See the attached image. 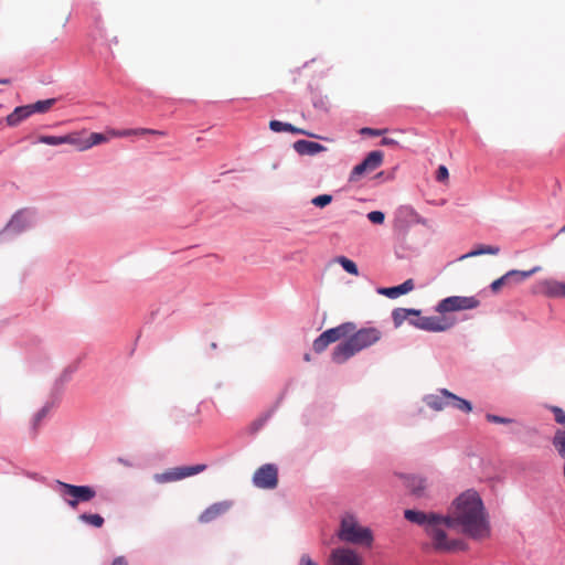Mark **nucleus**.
<instances>
[{"label":"nucleus","mask_w":565,"mask_h":565,"mask_svg":"<svg viewBox=\"0 0 565 565\" xmlns=\"http://www.w3.org/2000/svg\"><path fill=\"white\" fill-rule=\"evenodd\" d=\"M338 263L342 266V268L347 273H349L351 275H354V276L359 275L358 266H356V264L353 260H351V259H349V258H347L344 256H340L338 258Z\"/></svg>","instance_id":"nucleus-32"},{"label":"nucleus","mask_w":565,"mask_h":565,"mask_svg":"<svg viewBox=\"0 0 565 565\" xmlns=\"http://www.w3.org/2000/svg\"><path fill=\"white\" fill-rule=\"evenodd\" d=\"M329 565H362V557L352 548L338 547L331 552Z\"/></svg>","instance_id":"nucleus-11"},{"label":"nucleus","mask_w":565,"mask_h":565,"mask_svg":"<svg viewBox=\"0 0 565 565\" xmlns=\"http://www.w3.org/2000/svg\"><path fill=\"white\" fill-rule=\"evenodd\" d=\"M29 116H31L29 106H20L17 107L10 115H8L7 122L9 126H17Z\"/></svg>","instance_id":"nucleus-23"},{"label":"nucleus","mask_w":565,"mask_h":565,"mask_svg":"<svg viewBox=\"0 0 565 565\" xmlns=\"http://www.w3.org/2000/svg\"><path fill=\"white\" fill-rule=\"evenodd\" d=\"M557 454L561 458L565 459V430L557 429L552 440Z\"/></svg>","instance_id":"nucleus-28"},{"label":"nucleus","mask_w":565,"mask_h":565,"mask_svg":"<svg viewBox=\"0 0 565 565\" xmlns=\"http://www.w3.org/2000/svg\"><path fill=\"white\" fill-rule=\"evenodd\" d=\"M426 486V480L419 477H411L407 480V487L418 497L423 494Z\"/></svg>","instance_id":"nucleus-29"},{"label":"nucleus","mask_w":565,"mask_h":565,"mask_svg":"<svg viewBox=\"0 0 565 565\" xmlns=\"http://www.w3.org/2000/svg\"><path fill=\"white\" fill-rule=\"evenodd\" d=\"M328 345H329V342H327V339L324 338V335L322 333L313 341V344H312L313 350L317 353L323 352Z\"/></svg>","instance_id":"nucleus-34"},{"label":"nucleus","mask_w":565,"mask_h":565,"mask_svg":"<svg viewBox=\"0 0 565 565\" xmlns=\"http://www.w3.org/2000/svg\"><path fill=\"white\" fill-rule=\"evenodd\" d=\"M206 465L200 463L194 466H183L169 469L161 473H156L153 479L157 483H168L182 480L184 478L203 472Z\"/></svg>","instance_id":"nucleus-7"},{"label":"nucleus","mask_w":565,"mask_h":565,"mask_svg":"<svg viewBox=\"0 0 565 565\" xmlns=\"http://www.w3.org/2000/svg\"><path fill=\"white\" fill-rule=\"evenodd\" d=\"M338 536L343 542L366 547H370L373 542L371 530L360 525L356 519L351 514L342 518Z\"/></svg>","instance_id":"nucleus-4"},{"label":"nucleus","mask_w":565,"mask_h":565,"mask_svg":"<svg viewBox=\"0 0 565 565\" xmlns=\"http://www.w3.org/2000/svg\"><path fill=\"white\" fill-rule=\"evenodd\" d=\"M499 252H500V248L498 246L481 245L480 247L462 255L460 258L463 259V258L480 256V255H484V254L497 255Z\"/></svg>","instance_id":"nucleus-27"},{"label":"nucleus","mask_w":565,"mask_h":565,"mask_svg":"<svg viewBox=\"0 0 565 565\" xmlns=\"http://www.w3.org/2000/svg\"><path fill=\"white\" fill-rule=\"evenodd\" d=\"M386 131V129H373V128H362L361 134L362 135H369V136H381Z\"/></svg>","instance_id":"nucleus-39"},{"label":"nucleus","mask_w":565,"mask_h":565,"mask_svg":"<svg viewBox=\"0 0 565 565\" xmlns=\"http://www.w3.org/2000/svg\"><path fill=\"white\" fill-rule=\"evenodd\" d=\"M79 520L83 522L94 526V527H102L104 524V518L99 514H88L84 513L79 515Z\"/></svg>","instance_id":"nucleus-31"},{"label":"nucleus","mask_w":565,"mask_h":565,"mask_svg":"<svg viewBox=\"0 0 565 565\" xmlns=\"http://www.w3.org/2000/svg\"><path fill=\"white\" fill-rule=\"evenodd\" d=\"M367 218L373 224H383L385 215L381 211H372L367 214Z\"/></svg>","instance_id":"nucleus-35"},{"label":"nucleus","mask_w":565,"mask_h":565,"mask_svg":"<svg viewBox=\"0 0 565 565\" xmlns=\"http://www.w3.org/2000/svg\"><path fill=\"white\" fill-rule=\"evenodd\" d=\"M480 301L473 296H451L438 302L436 311L440 315L455 311L472 310L478 308Z\"/></svg>","instance_id":"nucleus-5"},{"label":"nucleus","mask_w":565,"mask_h":565,"mask_svg":"<svg viewBox=\"0 0 565 565\" xmlns=\"http://www.w3.org/2000/svg\"><path fill=\"white\" fill-rule=\"evenodd\" d=\"M559 233H565V225L559 230Z\"/></svg>","instance_id":"nucleus-47"},{"label":"nucleus","mask_w":565,"mask_h":565,"mask_svg":"<svg viewBox=\"0 0 565 565\" xmlns=\"http://www.w3.org/2000/svg\"><path fill=\"white\" fill-rule=\"evenodd\" d=\"M194 422H195V425H196V426H199V425H200V419H199V418H198V419H195Z\"/></svg>","instance_id":"nucleus-48"},{"label":"nucleus","mask_w":565,"mask_h":565,"mask_svg":"<svg viewBox=\"0 0 565 565\" xmlns=\"http://www.w3.org/2000/svg\"><path fill=\"white\" fill-rule=\"evenodd\" d=\"M332 202V195L321 194L311 200V203L318 207H324Z\"/></svg>","instance_id":"nucleus-33"},{"label":"nucleus","mask_w":565,"mask_h":565,"mask_svg":"<svg viewBox=\"0 0 565 565\" xmlns=\"http://www.w3.org/2000/svg\"><path fill=\"white\" fill-rule=\"evenodd\" d=\"M414 289V281L413 279H407L403 284L395 286V287H388V288H380L377 292L380 295H384L390 298H396L401 295L407 294Z\"/></svg>","instance_id":"nucleus-18"},{"label":"nucleus","mask_w":565,"mask_h":565,"mask_svg":"<svg viewBox=\"0 0 565 565\" xmlns=\"http://www.w3.org/2000/svg\"><path fill=\"white\" fill-rule=\"evenodd\" d=\"M57 486L63 495L71 497L67 503L73 509H76L79 502H88L96 495V491L89 486H74L62 481H57Z\"/></svg>","instance_id":"nucleus-6"},{"label":"nucleus","mask_w":565,"mask_h":565,"mask_svg":"<svg viewBox=\"0 0 565 565\" xmlns=\"http://www.w3.org/2000/svg\"><path fill=\"white\" fill-rule=\"evenodd\" d=\"M294 149L300 156H315L327 150L323 145L305 139L297 140L294 143Z\"/></svg>","instance_id":"nucleus-16"},{"label":"nucleus","mask_w":565,"mask_h":565,"mask_svg":"<svg viewBox=\"0 0 565 565\" xmlns=\"http://www.w3.org/2000/svg\"><path fill=\"white\" fill-rule=\"evenodd\" d=\"M139 131H140L141 134L163 135V132L158 131V130H152V129H140Z\"/></svg>","instance_id":"nucleus-43"},{"label":"nucleus","mask_w":565,"mask_h":565,"mask_svg":"<svg viewBox=\"0 0 565 565\" xmlns=\"http://www.w3.org/2000/svg\"><path fill=\"white\" fill-rule=\"evenodd\" d=\"M419 313V310L416 309L397 308L393 311L392 317L395 327H399L409 316L418 317Z\"/></svg>","instance_id":"nucleus-25"},{"label":"nucleus","mask_w":565,"mask_h":565,"mask_svg":"<svg viewBox=\"0 0 565 565\" xmlns=\"http://www.w3.org/2000/svg\"><path fill=\"white\" fill-rule=\"evenodd\" d=\"M10 83V79L8 78H3V79H0V84H9Z\"/></svg>","instance_id":"nucleus-45"},{"label":"nucleus","mask_w":565,"mask_h":565,"mask_svg":"<svg viewBox=\"0 0 565 565\" xmlns=\"http://www.w3.org/2000/svg\"><path fill=\"white\" fill-rule=\"evenodd\" d=\"M39 142L45 143L49 146H60V145H74L77 143V135L71 134L66 136H40Z\"/></svg>","instance_id":"nucleus-19"},{"label":"nucleus","mask_w":565,"mask_h":565,"mask_svg":"<svg viewBox=\"0 0 565 565\" xmlns=\"http://www.w3.org/2000/svg\"><path fill=\"white\" fill-rule=\"evenodd\" d=\"M253 482L260 489H274L278 483V470L275 465L266 463L259 467L253 476Z\"/></svg>","instance_id":"nucleus-8"},{"label":"nucleus","mask_w":565,"mask_h":565,"mask_svg":"<svg viewBox=\"0 0 565 565\" xmlns=\"http://www.w3.org/2000/svg\"><path fill=\"white\" fill-rule=\"evenodd\" d=\"M269 128L273 131H275V132L287 131V132L297 134V135H305V136H309V137H313V138L317 137L316 135L310 134V132H308L305 129L295 127V126H292L291 124H288V122H281L279 120H270L269 121Z\"/></svg>","instance_id":"nucleus-20"},{"label":"nucleus","mask_w":565,"mask_h":565,"mask_svg":"<svg viewBox=\"0 0 565 565\" xmlns=\"http://www.w3.org/2000/svg\"><path fill=\"white\" fill-rule=\"evenodd\" d=\"M384 154L382 151H371L365 159L356 164L351 171L350 180L355 181L365 172L376 170L383 163Z\"/></svg>","instance_id":"nucleus-10"},{"label":"nucleus","mask_w":565,"mask_h":565,"mask_svg":"<svg viewBox=\"0 0 565 565\" xmlns=\"http://www.w3.org/2000/svg\"><path fill=\"white\" fill-rule=\"evenodd\" d=\"M444 393L447 398L445 402L447 404V407H452L463 413H470L472 411V405L469 401L457 396L456 394L451 393L446 388H444Z\"/></svg>","instance_id":"nucleus-17"},{"label":"nucleus","mask_w":565,"mask_h":565,"mask_svg":"<svg viewBox=\"0 0 565 565\" xmlns=\"http://www.w3.org/2000/svg\"><path fill=\"white\" fill-rule=\"evenodd\" d=\"M552 411L555 415V420L558 424L565 425V412L562 408L556 407V406L553 407Z\"/></svg>","instance_id":"nucleus-38"},{"label":"nucleus","mask_w":565,"mask_h":565,"mask_svg":"<svg viewBox=\"0 0 565 565\" xmlns=\"http://www.w3.org/2000/svg\"><path fill=\"white\" fill-rule=\"evenodd\" d=\"M45 416V409H42L41 412H39L35 416V424H39L40 420Z\"/></svg>","instance_id":"nucleus-44"},{"label":"nucleus","mask_w":565,"mask_h":565,"mask_svg":"<svg viewBox=\"0 0 565 565\" xmlns=\"http://www.w3.org/2000/svg\"><path fill=\"white\" fill-rule=\"evenodd\" d=\"M55 103V99H45L39 100L34 104L28 105L31 111V115L34 113H45Z\"/></svg>","instance_id":"nucleus-30"},{"label":"nucleus","mask_w":565,"mask_h":565,"mask_svg":"<svg viewBox=\"0 0 565 565\" xmlns=\"http://www.w3.org/2000/svg\"><path fill=\"white\" fill-rule=\"evenodd\" d=\"M356 329L355 324L352 322L342 323L335 328H331L322 332L327 342L333 343L342 338H347Z\"/></svg>","instance_id":"nucleus-15"},{"label":"nucleus","mask_w":565,"mask_h":565,"mask_svg":"<svg viewBox=\"0 0 565 565\" xmlns=\"http://www.w3.org/2000/svg\"><path fill=\"white\" fill-rule=\"evenodd\" d=\"M446 395L444 393V388L439 390L438 394H431L427 397V405L434 411H443L447 408Z\"/></svg>","instance_id":"nucleus-24"},{"label":"nucleus","mask_w":565,"mask_h":565,"mask_svg":"<svg viewBox=\"0 0 565 565\" xmlns=\"http://www.w3.org/2000/svg\"><path fill=\"white\" fill-rule=\"evenodd\" d=\"M233 505L232 501L225 500L211 504L200 515V523H210L227 513Z\"/></svg>","instance_id":"nucleus-14"},{"label":"nucleus","mask_w":565,"mask_h":565,"mask_svg":"<svg viewBox=\"0 0 565 565\" xmlns=\"http://www.w3.org/2000/svg\"><path fill=\"white\" fill-rule=\"evenodd\" d=\"M407 521L423 525L425 532L433 540L434 548L439 552H455L463 550L465 544L459 540H448L445 530L450 525L448 519H443L435 513H425L415 510H405Z\"/></svg>","instance_id":"nucleus-2"},{"label":"nucleus","mask_w":565,"mask_h":565,"mask_svg":"<svg viewBox=\"0 0 565 565\" xmlns=\"http://www.w3.org/2000/svg\"><path fill=\"white\" fill-rule=\"evenodd\" d=\"M541 268L539 266L530 269V270H515L512 269L504 274L502 277L495 279L490 285L491 290L497 294L501 290L503 286H511L513 284H519L526 278L531 277L535 273H537Z\"/></svg>","instance_id":"nucleus-9"},{"label":"nucleus","mask_w":565,"mask_h":565,"mask_svg":"<svg viewBox=\"0 0 565 565\" xmlns=\"http://www.w3.org/2000/svg\"><path fill=\"white\" fill-rule=\"evenodd\" d=\"M409 322L423 330L430 332H441L446 331L450 324L445 322V319L439 317H415V319H411Z\"/></svg>","instance_id":"nucleus-12"},{"label":"nucleus","mask_w":565,"mask_h":565,"mask_svg":"<svg viewBox=\"0 0 565 565\" xmlns=\"http://www.w3.org/2000/svg\"><path fill=\"white\" fill-rule=\"evenodd\" d=\"M111 565H128V563L122 556H119L113 561Z\"/></svg>","instance_id":"nucleus-42"},{"label":"nucleus","mask_w":565,"mask_h":565,"mask_svg":"<svg viewBox=\"0 0 565 565\" xmlns=\"http://www.w3.org/2000/svg\"><path fill=\"white\" fill-rule=\"evenodd\" d=\"M536 292L548 298H565V282L555 279H543L536 285Z\"/></svg>","instance_id":"nucleus-13"},{"label":"nucleus","mask_w":565,"mask_h":565,"mask_svg":"<svg viewBox=\"0 0 565 565\" xmlns=\"http://www.w3.org/2000/svg\"><path fill=\"white\" fill-rule=\"evenodd\" d=\"M381 145L382 146H398V141L396 139H393V138H390V137H384L382 140H381Z\"/></svg>","instance_id":"nucleus-40"},{"label":"nucleus","mask_w":565,"mask_h":565,"mask_svg":"<svg viewBox=\"0 0 565 565\" xmlns=\"http://www.w3.org/2000/svg\"><path fill=\"white\" fill-rule=\"evenodd\" d=\"M299 565H318L311 559L309 555H302L299 561Z\"/></svg>","instance_id":"nucleus-41"},{"label":"nucleus","mask_w":565,"mask_h":565,"mask_svg":"<svg viewBox=\"0 0 565 565\" xmlns=\"http://www.w3.org/2000/svg\"><path fill=\"white\" fill-rule=\"evenodd\" d=\"M488 422L495 423V424H509L512 420L510 418L501 417L498 415L487 414L486 416Z\"/></svg>","instance_id":"nucleus-37"},{"label":"nucleus","mask_w":565,"mask_h":565,"mask_svg":"<svg viewBox=\"0 0 565 565\" xmlns=\"http://www.w3.org/2000/svg\"><path fill=\"white\" fill-rule=\"evenodd\" d=\"M450 511V516L444 518L450 521L448 527L460 525L462 533L476 540H482L490 535L483 503L476 491L468 490L460 494L452 503Z\"/></svg>","instance_id":"nucleus-1"},{"label":"nucleus","mask_w":565,"mask_h":565,"mask_svg":"<svg viewBox=\"0 0 565 565\" xmlns=\"http://www.w3.org/2000/svg\"><path fill=\"white\" fill-rule=\"evenodd\" d=\"M108 138L99 132H92L89 137L85 140H82L77 137V143L76 147L79 151L87 150L92 148L93 146L100 145L103 142H106Z\"/></svg>","instance_id":"nucleus-21"},{"label":"nucleus","mask_w":565,"mask_h":565,"mask_svg":"<svg viewBox=\"0 0 565 565\" xmlns=\"http://www.w3.org/2000/svg\"><path fill=\"white\" fill-rule=\"evenodd\" d=\"M415 213L409 206H401L395 212L394 226L402 231L405 228L404 220L413 216Z\"/></svg>","instance_id":"nucleus-26"},{"label":"nucleus","mask_w":565,"mask_h":565,"mask_svg":"<svg viewBox=\"0 0 565 565\" xmlns=\"http://www.w3.org/2000/svg\"><path fill=\"white\" fill-rule=\"evenodd\" d=\"M448 178H449L448 169L445 166H439L437 173H436L437 181L446 182L448 180Z\"/></svg>","instance_id":"nucleus-36"},{"label":"nucleus","mask_w":565,"mask_h":565,"mask_svg":"<svg viewBox=\"0 0 565 565\" xmlns=\"http://www.w3.org/2000/svg\"><path fill=\"white\" fill-rule=\"evenodd\" d=\"M303 359H305L306 361H310V354H309V353H306V354H305V356H303Z\"/></svg>","instance_id":"nucleus-46"},{"label":"nucleus","mask_w":565,"mask_h":565,"mask_svg":"<svg viewBox=\"0 0 565 565\" xmlns=\"http://www.w3.org/2000/svg\"><path fill=\"white\" fill-rule=\"evenodd\" d=\"M381 338L382 332L374 327L354 330L344 342L333 349L332 361L337 364H342L360 351L379 342Z\"/></svg>","instance_id":"nucleus-3"},{"label":"nucleus","mask_w":565,"mask_h":565,"mask_svg":"<svg viewBox=\"0 0 565 565\" xmlns=\"http://www.w3.org/2000/svg\"><path fill=\"white\" fill-rule=\"evenodd\" d=\"M29 225L28 218L24 213L19 212L13 215V217L8 223L6 230L8 232L18 234L24 231Z\"/></svg>","instance_id":"nucleus-22"}]
</instances>
